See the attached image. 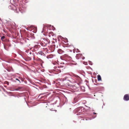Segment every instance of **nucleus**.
<instances>
[{
    "instance_id": "nucleus-1",
    "label": "nucleus",
    "mask_w": 129,
    "mask_h": 129,
    "mask_svg": "<svg viewBox=\"0 0 129 129\" xmlns=\"http://www.w3.org/2000/svg\"><path fill=\"white\" fill-rule=\"evenodd\" d=\"M63 66H58V67L55 66L53 70L55 72V73L56 74H57L58 73L60 72H61V68H63Z\"/></svg>"
},
{
    "instance_id": "nucleus-2",
    "label": "nucleus",
    "mask_w": 129,
    "mask_h": 129,
    "mask_svg": "<svg viewBox=\"0 0 129 129\" xmlns=\"http://www.w3.org/2000/svg\"><path fill=\"white\" fill-rule=\"evenodd\" d=\"M61 58H62L63 60H65L67 61H69L71 60V57L67 54H64L61 57Z\"/></svg>"
},
{
    "instance_id": "nucleus-3",
    "label": "nucleus",
    "mask_w": 129,
    "mask_h": 129,
    "mask_svg": "<svg viewBox=\"0 0 129 129\" xmlns=\"http://www.w3.org/2000/svg\"><path fill=\"white\" fill-rule=\"evenodd\" d=\"M82 108L79 107L76 108L75 111L76 112V114L77 115H80L81 114L82 111Z\"/></svg>"
},
{
    "instance_id": "nucleus-4",
    "label": "nucleus",
    "mask_w": 129,
    "mask_h": 129,
    "mask_svg": "<svg viewBox=\"0 0 129 129\" xmlns=\"http://www.w3.org/2000/svg\"><path fill=\"white\" fill-rule=\"evenodd\" d=\"M124 100L128 101L129 100V95L128 94H125L123 97Z\"/></svg>"
},
{
    "instance_id": "nucleus-5",
    "label": "nucleus",
    "mask_w": 129,
    "mask_h": 129,
    "mask_svg": "<svg viewBox=\"0 0 129 129\" xmlns=\"http://www.w3.org/2000/svg\"><path fill=\"white\" fill-rule=\"evenodd\" d=\"M40 46L38 45H35L34 47V49L35 51H36L38 50L39 47Z\"/></svg>"
},
{
    "instance_id": "nucleus-6",
    "label": "nucleus",
    "mask_w": 129,
    "mask_h": 129,
    "mask_svg": "<svg viewBox=\"0 0 129 129\" xmlns=\"http://www.w3.org/2000/svg\"><path fill=\"white\" fill-rule=\"evenodd\" d=\"M37 60L39 62H40L41 63H44L43 61L40 58H38L37 59Z\"/></svg>"
},
{
    "instance_id": "nucleus-7",
    "label": "nucleus",
    "mask_w": 129,
    "mask_h": 129,
    "mask_svg": "<svg viewBox=\"0 0 129 129\" xmlns=\"http://www.w3.org/2000/svg\"><path fill=\"white\" fill-rule=\"evenodd\" d=\"M98 80V81L101 80V78L100 75H99L97 76Z\"/></svg>"
},
{
    "instance_id": "nucleus-8",
    "label": "nucleus",
    "mask_w": 129,
    "mask_h": 129,
    "mask_svg": "<svg viewBox=\"0 0 129 129\" xmlns=\"http://www.w3.org/2000/svg\"><path fill=\"white\" fill-rule=\"evenodd\" d=\"M38 53L40 55H44V54L43 52L42 51H39L38 52Z\"/></svg>"
},
{
    "instance_id": "nucleus-9",
    "label": "nucleus",
    "mask_w": 129,
    "mask_h": 129,
    "mask_svg": "<svg viewBox=\"0 0 129 129\" xmlns=\"http://www.w3.org/2000/svg\"><path fill=\"white\" fill-rule=\"evenodd\" d=\"M63 52V51L61 49H59L58 50V52L59 54H61Z\"/></svg>"
},
{
    "instance_id": "nucleus-10",
    "label": "nucleus",
    "mask_w": 129,
    "mask_h": 129,
    "mask_svg": "<svg viewBox=\"0 0 129 129\" xmlns=\"http://www.w3.org/2000/svg\"><path fill=\"white\" fill-rule=\"evenodd\" d=\"M41 44L42 45V46H46L47 45V44L45 43H43V42H42L41 43Z\"/></svg>"
},
{
    "instance_id": "nucleus-11",
    "label": "nucleus",
    "mask_w": 129,
    "mask_h": 129,
    "mask_svg": "<svg viewBox=\"0 0 129 129\" xmlns=\"http://www.w3.org/2000/svg\"><path fill=\"white\" fill-rule=\"evenodd\" d=\"M47 58H51L53 57V55H50L47 56Z\"/></svg>"
},
{
    "instance_id": "nucleus-12",
    "label": "nucleus",
    "mask_w": 129,
    "mask_h": 129,
    "mask_svg": "<svg viewBox=\"0 0 129 129\" xmlns=\"http://www.w3.org/2000/svg\"><path fill=\"white\" fill-rule=\"evenodd\" d=\"M77 99L76 98H75L74 99V100H73V102L74 103H76L77 102Z\"/></svg>"
},
{
    "instance_id": "nucleus-13",
    "label": "nucleus",
    "mask_w": 129,
    "mask_h": 129,
    "mask_svg": "<svg viewBox=\"0 0 129 129\" xmlns=\"http://www.w3.org/2000/svg\"><path fill=\"white\" fill-rule=\"evenodd\" d=\"M22 88V87H18V88H17L16 89H15V90H20L21 88Z\"/></svg>"
},
{
    "instance_id": "nucleus-14",
    "label": "nucleus",
    "mask_w": 129,
    "mask_h": 129,
    "mask_svg": "<svg viewBox=\"0 0 129 129\" xmlns=\"http://www.w3.org/2000/svg\"><path fill=\"white\" fill-rule=\"evenodd\" d=\"M5 36H3L1 38V39L2 41H3L5 39Z\"/></svg>"
},
{
    "instance_id": "nucleus-15",
    "label": "nucleus",
    "mask_w": 129,
    "mask_h": 129,
    "mask_svg": "<svg viewBox=\"0 0 129 129\" xmlns=\"http://www.w3.org/2000/svg\"><path fill=\"white\" fill-rule=\"evenodd\" d=\"M43 49H44V50L45 51H46L47 53L48 52V49L47 48H45L44 49V48H43Z\"/></svg>"
},
{
    "instance_id": "nucleus-16",
    "label": "nucleus",
    "mask_w": 129,
    "mask_h": 129,
    "mask_svg": "<svg viewBox=\"0 0 129 129\" xmlns=\"http://www.w3.org/2000/svg\"><path fill=\"white\" fill-rule=\"evenodd\" d=\"M76 52H80V51H79V50L78 49H77Z\"/></svg>"
},
{
    "instance_id": "nucleus-17",
    "label": "nucleus",
    "mask_w": 129,
    "mask_h": 129,
    "mask_svg": "<svg viewBox=\"0 0 129 129\" xmlns=\"http://www.w3.org/2000/svg\"><path fill=\"white\" fill-rule=\"evenodd\" d=\"M16 80H17L19 82V83H20V81L18 79L16 78Z\"/></svg>"
},
{
    "instance_id": "nucleus-18",
    "label": "nucleus",
    "mask_w": 129,
    "mask_h": 129,
    "mask_svg": "<svg viewBox=\"0 0 129 129\" xmlns=\"http://www.w3.org/2000/svg\"><path fill=\"white\" fill-rule=\"evenodd\" d=\"M82 59H84V58H85V57H82Z\"/></svg>"
},
{
    "instance_id": "nucleus-19",
    "label": "nucleus",
    "mask_w": 129,
    "mask_h": 129,
    "mask_svg": "<svg viewBox=\"0 0 129 129\" xmlns=\"http://www.w3.org/2000/svg\"><path fill=\"white\" fill-rule=\"evenodd\" d=\"M8 85H9V82H7V83H6Z\"/></svg>"
},
{
    "instance_id": "nucleus-20",
    "label": "nucleus",
    "mask_w": 129,
    "mask_h": 129,
    "mask_svg": "<svg viewBox=\"0 0 129 129\" xmlns=\"http://www.w3.org/2000/svg\"><path fill=\"white\" fill-rule=\"evenodd\" d=\"M28 50H26V52L28 53Z\"/></svg>"
},
{
    "instance_id": "nucleus-21",
    "label": "nucleus",
    "mask_w": 129,
    "mask_h": 129,
    "mask_svg": "<svg viewBox=\"0 0 129 129\" xmlns=\"http://www.w3.org/2000/svg\"><path fill=\"white\" fill-rule=\"evenodd\" d=\"M93 113L94 114H96V113H95V112H93Z\"/></svg>"
}]
</instances>
